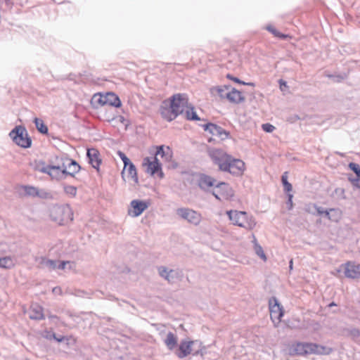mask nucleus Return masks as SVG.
Instances as JSON below:
<instances>
[{
	"label": "nucleus",
	"instance_id": "nucleus-3",
	"mask_svg": "<svg viewBox=\"0 0 360 360\" xmlns=\"http://www.w3.org/2000/svg\"><path fill=\"white\" fill-rule=\"evenodd\" d=\"M325 347L316 343L297 342L289 347V354L291 356L322 354L325 353Z\"/></svg>",
	"mask_w": 360,
	"mask_h": 360
},
{
	"label": "nucleus",
	"instance_id": "nucleus-51",
	"mask_svg": "<svg viewBox=\"0 0 360 360\" xmlns=\"http://www.w3.org/2000/svg\"><path fill=\"white\" fill-rule=\"evenodd\" d=\"M90 148H86V158L89 159V162L90 163Z\"/></svg>",
	"mask_w": 360,
	"mask_h": 360
},
{
	"label": "nucleus",
	"instance_id": "nucleus-5",
	"mask_svg": "<svg viewBox=\"0 0 360 360\" xmlns=\"http://www.w3.org/2000/svg\"><path fill=\"white\" fill-rule=\"evenodd\" d=\"M50 217L60 225H64L73 219V212L68 205H56L51 209Z\"/></svg>",
	"mask_w": 360,
	"mask_h": 360
},
{
	"label": "nucleus",
	"instance_id": "nucleus-54",
	"mask_svg": "<svg viewBox=\"0 0 360 360\" xmlns=\"http://www.w3.org/2000/svg\"><path fill=\"white\" fill-rule=\"evenodd\" d=\"M4 1L8 6H11L12 4L11 0H4Z\"/></svg>",
	"mask_w": 360,
	"mask_h": 360
},
{
	"label": "nucleus",
	"instance_id": "nucleus-48",
	"mask_svg": "<svg viewBox=\"0 0 360 360\" xmlns=\"http://www.w3.org/2000/svg\"><path fill=\"white\" fill-rule=\"evenodd\" d=\"M287 204L289 205V210L292 209V195L288 194V199L287 201Z\"/></svg>",
	"mask_w": 360,
	"mask_h": 360
},
{
	"label": "nucleus",
	"instance_id": "nucleus-44",
	"mask_svg": "<svg viewBox=\"0 0 360 360\" xmlns=\"http://www.w3.org/2000/svg\"><path fill=\"white\" fill-rule=\"evenodd\" d=\"M326 77H328V78L333 79L335 82H340L341 80L343 79V77L340 75H334L328 74V75H326Z\"/></svg>",
	"mask_w": 360,
	"mask_h": 360
},
{
	"label": "nucleus",
	"instance_id": "nucleus-58",
	"mask_svg": "<svg viewBox=\"0 0 360 360\" xmlns=\"http://www.w3.org/2000/svg\"><path fill=\"white\" fill-rule=\"evenodd\" d=\"M198 354V352L197 351V352H194L193 354V355H197Z\"/></svg>",
	"mask_w": 360,
	"mask_h": 360
},
{
	"label": "nucleus",
	"instance_id": "nucleus-39",
	"mask_svg": "<svg viewBox=\"0 0 360 360\" xmlns=\"http://www.w3.org/2000/svg\"><path fill=\"white\" fill-rule=\"evenodd\" d=\"M348 166H349V168L356 174L357 177L360 178V167H359V165L354 162H350Z\"/></svg>",
	"mask_w": 360,
	"mask_h": 360
},
{
	"label": "nucleus",
	"instance_id": "nucleus-9",
	"mask_svg": "<svg viewBox=\"0 0 360 360\" xmlns=\"http://www.w3.org/2000/svg\"><path fill=\"white\" fill-rule=\"evenodd\" d=\"M158 270L159 275L169 283H175L182 276L181 271L177 269H169L164 266H159Z\"/></svg>",
	"mask_w": 360,
	"mask_h": 360
},
{
	"label": "nucleus",
	"instance_id": "nucleus-53",
	"mask_svg": "<svg viewBox=\"0 0 360 360\" xmlns=\"http://www.w3.org/2000/svg\"><path fill=\"white\" fill-rule=\"evenodd\" d=\"M292 328H303V326L300 324H294L293 326H291Z\"/></svg>",
	"mask_w": 360,
	"mask_h": 360
},
{
	"label": "nucleus",
	"instance_id": "nucleus-14",
	"mask_svg": "<svg viewBox=\"0 0 360 360\" xmlns=\"http://www.w3.org/2000/svg\"><path fill=\"white\" fill-rule=\"evenodd\" d=\"M345 275L349 278H360V264L347 262L344 265Z\"/></svg>",
	"mask_w": 360,
	"mask_h": 360
},
{
	"label": "nucleus",
	"instance_id": "nucleus-56",
	"mask_svg": "<svg viewBox=\"0 0 360 360\" xmlns=\"http://www.w3.org/2000/svg\"><path fill=\"white\" fill-rule=\"evenodd\" d=\"M332 306H336V304L335 302H331L330 304H329V307H332Z\"/></svg>",
	"mask_w": 360,
	"mask_h": 360
},
{
	"label": "nucleus",
	"instance_id": "nucleus-43",
	"mask_svg": "<svg viewBox=\"0 0 360 360\" xmlns=\"http://www.w3.org/2000/svg\"><path fill=\"white\" fill-rule=\"evenodd\" d=\"M349 181L352 184V185L356 188H360V178H349Z\"/></svg>",
	"mask_w": 360,
	"mask_h": 360
},
{
	"label": "nucleus",
	"instance_id": "nucleus-52",
	"mask_svg": "<svg viewBox=\"0 0 360 360\" xmlns=\"http://www.w3.org/2000/svg\"><path fill=\"white\" fill-rule=\"evenodd\" d=\"M53 336L54 339H55L56 341H58V342H62V341H63V340L64 339V338H63V337H60V338H57V337H56L55 334H53Z\"/></svg>",
	"mask_w": 360,
	"mask_h": 360
},
{
	"label": "nucleus",
	"instance_id": "nucleus-13",
	"mask_svg": "<svg viewBox=\"0 0 360 360\" xmlns=\"http://www.w3.org/2000/svg\"><path fill=\"white\" fill-rule=\"evenodd\" d=\"M203 129L205 131H209L212 135L217 136L221 140L226 139L229 136V132L220 126L213 123L210 122L204 124Z\"/></svg>",
	"mask_w": 360,
	"mask_h": 360
},
{
	"label": "nucleus",
	"instance_id": "nucleus-6",
	"mask_svg": "<svg viewBox=\"0 0 360 360\" xmlns=\"http://www.w3.org/2000/svg\"><path fill=\"white\" fill-rule=\"evenodd\" d=\"M9 136L15 143L22 148H27L31 146L32 140L23 126H16L10 131Z\"/></svg>",
	"mask_w": 360,
	"mask_h": 360
},
{
	"label": "nucleus",
	"instance_id": "nucleus-23",
	"mask_svg": "<svg viewBox=\"0 0 360 360\" xmlns=\"http://www.w3.org/2000/svg\"><path fill=\"white\" fill-rule=\"evenodd\" d=\"M164 342L169 350H173L177 345V337L173 333L169 332Z\"/></svg>",
	"mask_w": 360,
	"mask_h": 360
},
{
	"label": "nucleus",
	"instance_id": "nucleus-11",
	"mask_svg": "<svg viewBox=\"0 0 360 360\" xmlns=\"http://www.w3.org/2000/svg\"><path fill=\"white\" fill-rule=\"evenodd\" d=\"M270 316L275 325L281 322V319L283 316V307L278 303L276 298L269 300Z\"/></svg>",
	"mask_w": 360,
	"mask_h": 360
},
{
	"label": "nucleus",
	"instance_id": "nucleus-16",
	"mask_svg": "<svg viewBox=\"0 0 360 360\" xmlns=\"http://www.w3.org/2000/svg\"><path fill=\"white\" fill-rule=\"evenodd\" d=\"M143 165H147L148 167L146 172L150 175H154L158 172L160 171V176H163V173L161 171V164L159 162L156 157L154 158L153 161H150L149 158H146L143 160Z\"/></svg>",
	"mask_w": 360,
	"mask_h": 360
},
{
	"label": "nucleus",
	"instance_id": "nucleus-19",
	"mask_svg": "<svg viewBox=\"0 0 360 360\" xmlns=\"http://www.w3.org/2000/svg\"><path fill=\"white\" fill-rule=\"evenodd\" d=\"M29 317L35 320L43 319L44 316L42 307L37 304H32L29 311Z\"/></svg>",
	"mask_w": 360,
	"mask_h": 360
},
{
	"label": "nucleus",
	"instance_id": "nucleus-15",
	"mask_svg": "<svg viewBox=\"0 0 360 360\" xmlns=\"http://www.w3.org/2000/svg\"><path fill=\"white\" fill-rule=\"evenodd\" d=\"M195 341L181 340L179 348L176 350L175 354L179 359H184L192 352V345L195 344Z\"/></svg>",
	"mask_w": 360,
	"mask_h": 360
},
{
	"label": "nucleus",
	"instance_id": "nucleus-17",
	"mask_svg": "<svg viewBox=\"0 0 360 360\" xmlns=\"http://www.w3.org/2000/svg\"><path fill=\"white\" fill-rule=\"evenodd\" d=\"M217 180L210 176L202 174L198 181V186L205 191H208L210 188L215 186Z\"/></svg>",
	"mask_w": 360,
	"mask_h": 360
},
{
	"label": "nucleus",
	"instance_id": "nucleus-1",
	"mask_svg": "<svg viewBox=\"0 0 360 360\" xmlns=\"http://www.w3.org/2000/svg\"><path fill=\"white\" fill-rule=\"evenodd\" d=\"M209 155L221 171L228 172L234 176H240L245 169V163L243 160L233 158L222 150H210Z\"/></svg>",
	"mask_w": 360,
	"mask_h": 360
},
{
	"label": "nucleus",
	"instance_id": "nucleus-37",
	"mask_svg": "<svg viewBox=\"0 0 360 360\" xmlns=\"http://www.w3.org/2000/svg\"><path fill=\"white\" fill-rule=\"evenodd\" d=\"M266 30L271 32L275 37H279L281 39H286L288 37L287 35L279 32L276 30L274 27L269 25L266 27Z\"/></svg>",
	"mask_w": 360,
	"mask_h": 360
},
{
	"label": "nucleus",
	"instance_id": "nucleus-38",
	"mask_svg": "<svg viewBox=\"0 0 360 360\" xmlns=\"http://www.w3.org/2000/svg\"><path fill=\"white\" fill-rule=\"evenodd\" d=\"M68 160H72L70 158H61L60 159V163H58L60 168H61V170L65 174V172H67L68 167H69L70 165H68Z\"/></svg>",
	"mask_w": 360,
	"mask_h": 360
},
{
	"label": "nucleus",
	"instance_id": "nucleus-20",
	"mask_svg": "<svg viewBox=\"0 0 360 360\" xmlns=\"http://www.w3.org/2000/svg\"><path fill=\"white\" fill-rule=\"evenodd\" d=\"M105 94L103 95L100 93H95L91 96V108H98L106 105Z\"/></svg>",
	"mask_w": 360,
	"mask_h": 360
},
{
	"label": "nucleus",
	"instance_id": "nucleus-47",
	"mask_svg": "<svg viewBox=\"0 0 360 360\" xmlns=\"http://www.w3.org/2000/svg\"><path fill=\"white\" fill-rule=\"evenodd\" d=\"M278 83L280 84V89L281 91H284L285 88L287 87V83L286 82L283 81V79H280L278 81Z\"/></svg>",
	"mask_w": 360,
	"mask_h": 360
},
{
	"label": "nucleus",
	"instance_id": "nucleus-28",
	"mask_svg": "<svg viewBox=\"0 0 360 360\" xmlns=\"http://www.w3.org/2000/svg\"><path fill=\"white\" fill-rule=\"evenodd\" d=\"M34 122L35 124L36 128L40 133L43 134H46L48 133V127H46V125H45V124L41 119L36 117L34 120Z\"/></svg>",
	"mask_w": 360,
	"mask_h": 360
},
{
	"label": "nucleus",
	"instance_id": "nucleus-41",
	"mask_svg": "<svg viewBox=\"0 0 360 360\" xmlns=\"http://www.w3.org/2000/svg\"><path fill=\"white\" fill-rule=\"evenodd\" d=\"M67 266H68L69 268L71 267L70 263L69 262H64V261L63 262H60V261H58L56 269H66Z\"/></svg>",
	"mask_w": 360,
	"mask_h": 360
},
{
	"label": "nucleus",
	"instance_id": "nucleus-8",
	"mask_svg": "<svg viewBox=\"0 0 360 360\" xmlns=\"http://www.w3.org/2000/svg\"><path fill=\"white\" fill-rule=\"evenodd\" d=\"M176 214L188 223L198 226L202 219L201 214L190 208L181 207L176 210Z\"/></svg>",
	"mask_w": 360,
	"mask_h": 360
},
{
	"label": "nucleus",
	"instance_id": "nucleus-31",
	"mask_svg": "<svg viewBox=\"0 0 360 360\" xmlns=\"http://www.w3.org/2000/svg\"><path fill=\"white\" fill-rule=\"evenodd\" d=\"M127 172L129 176H130L136 183H138L139 179L137 176V172L135 165L131 162L128 165Z\"/></svg>",
	"mask_w": 360,
	"mask_h": 360
},
{
	"label": "nucleus",
	"instance_id": "nucleus-24",
	"mask_svg": "<svg viewBox=\"0 0 360 360\" xmlns=\"http://www.w3.org/2000/svg\"><path fill=\"white\" fill-rule=\"evenodd\" d=\"M58 261L49 259L45 257L40 258L39 264L42 268L47 269L48 270L56 269Z\"/></svg>",
	"mask_w": 360,
	"mask_h": 360
},
{
	"label": "nucleus",
	"instance_id": "nucleus-22",
	"mask_svg": "<svg viewBox=\"0 0 360 360\" xmlns=\"http://www.w3.org/2000/svg\"><path fill=\"white\" fill-rule=\"evenodd\" d=\"M106 105L119 108L121 106L122 103L120 98L112 92H108L105 94Z\"/></svg>",
	"mask_w": 360,
	"mask_h": 360
},
{
	"label": "nucleus",
	"instance_id": "nucleus-29",
	"mask_svg": "<svg viewBox=\"0 0 360 360\" xmlns=\"http://www.w3.org/2000/svg\"><path fill=\"white\" fill-rule=\"evenodd\" d=\"M254 250L257 256L262 258L264 261L266 260V255L264 250L260 245L258 244L257 239L254 237L253 240Z\"/></svg>",
	"mask_w": 360,
	"mask_h": 360
},
{
	"label": "nucleus",
	"instance_id": "nucleus-40",
	"mask_svg": "<svg viewBox=\"0 0 360 360\" xmlns=\"http://www.w3.org/2000/svg\"><path fill=\"white\" fill-rule=\"evenodd\" d=\"M262 128L264 131L268 133H271L275 129V127L269 123L263 124Z\"/></svg>",
	"mask_w": 360,
	"mask_h": 360
},
{
	"label": "nucleus",
	"instance_id": "nucleus-35",
	"mask_svg": "<svg viewBox=\"0 0 360 360\" xmlns=\"http://www.w3.org/2000/svg\"><path fill=\"white\" fill-rule=\"evenodd\" d=\"M63 189L65 193L70 197H75L77 194V188L75 186L65 185Z\"/></svg>",
	"mask_w": 360,
	"mask_h": 360
},
{
	"label": "nucleus",
	"instance_id": "nucleus-46",
	"mask_svg": "<svg viewBox=\"0 0 360 360\" xmlns=\"http://www.w3.org/2000/svg\"><path fill=\"white\" fill-rule=\"evenodd\" d=\"M313 207L316 210L318 214L321 215L324 214V210L321 207H317L316 205H314Z\"/></svg>",
	"mask_w": 360,
	"mask_h": 360
},
{
	"label": "nucleus",
	"instance_id": "nucleus-2",
	"mask_svg": "<svg viewBox=\"0 0 360 360\" xmlns=\"http://www.w3.org/2000/svg\"><path fill=\"white\" fill-rule=\"evenodd\" d=\"M188 105V98L186 94H176L169 100L162 101L160 107V113L163 119L172 122L179 115H182Z\"/></svg>",
	"mask_w": 360,
	"mask_h": 360
},
{
	"label": "nucleus",
	"instance_id": "nucleus-33",
	"mask_svg": "<svg viewBox=\"0 0 360 360\" xmlns=\"http://www.w3.org/2000/svg\"><path fill=\"white\" fill-rule=\"evenodd\" d=\"M25 193L30 196H38L39 192L37 188L31 186H25L23 187Z\"/></svg>",
	"mask_w": 360,
	"mask_h": 360
},
{
	"label": "nucleus",
	"instance_id": "nucleus-49",
	"mask_svg": "<svg viewBox=\"0 0 360 360\" xmlns=\"http://www.w3.org/2000/svg\"><path fill=\"white\" fill-rule=\"evenodd\" d=\"M330 212H335V209H330L329 211L326 210V211L324 212V214H325V216H326L328 219H332L331 216H330Z\"/></svg>",
	"mask_w": 360,
	"mask_h": 360
},
{
	"label": "nucleus",
	"instance_id": "nucleus-42",
	"mask_svg": "<svg viewBox=\"0 0 360 360\" xmlns=\"http://www.w3.org/2000/svg\"><path fill=\"white\" fill-rule=\"evenodd\" d=\"M353 339H356L360 336V330L358 328H352L349 332Z\"/></svg>",
	"mask_w": 360,
	"mask_h": 360
},
{
	"label": "nucleus",
	"instance_id": "nucleus-7",
	"mask_svg": "<svg viewBox=\"0 0 360 360\" xmlns=\"http://www.w3.org/2000/svg\"><path fill=\"white\" fill-rule=\"evenodd\" d=\"M212 195L218 200L222 202L230 200L234 195V191L230 185L225 182H219L212 191Z\"/></svg>",
	"mask_w": 360,
	"mask_h": 360
},
{
	"label": "nucleus",
	"instance_id": "nucleus-12",
	"mask_svg": "<svg viewBox=\"0 0 360 360\" xmlns=\"http://www.w3.org/2000/svg\"><path fill=\"white\" fill-rule=\"evenodd\" d=\"M38 170L41 172L49 174L53 179L60 180L65 177V174L63 172L58 165H43L41 167H39Z\"/></svg>",
	"mask_w": 360,
	"mask_h": 360
},
{
	"label": "nucleus",
	"instance_id": "nucleus-30",
	"mask_svg": "<svg viewBox=\"0 0 360 360\" xmlns=\"http://www.w3.org/2000/svg\"><path fill=\"white\" fill-rule=\"evenodd\" d=\"M117 155L122 159V160L123 161V163H124V169H123L121 174H122V179L124 180L125 170H126L128 165L130 164L131 162L130 161V160L126 156V155L123 152H122L120 150H118L117 151Z\"/></svg>",
	"mask_w": 360,
	"mask_h": 360
},
{
	"label": "nucleus",
	"instance_id": "nucleus-21",
	"mask_svg": "<svg viewBox=\"0 0 360 360\" xmlns=\"http://www.w3.org/2000/svg\"><path fill=\"white\" fill-rule=\"evenodd\" d=\"M99 152L91 148V167L96 169L99 176H101V171L100 169V165L102 163V159L99 157Z\"/></svg>",
	"mask_w": 360,
	"mask_h": 360
},
{
	"label": "nucleus",
	"instance_id": "nucleus-26",
	"mask_svg": "<svg viewBox=\"0 0 360 360\" xmlns=\"http://www.w3.org/2000/svg\"><path fill=\"white\" fill-rule=\"evenodd\" d=\"M68 165H70L68 167L67 172H65V176L67 175L73 176L74 174L77 173L79 170V165L75 160H68Z\"/></svg>",
	"mask_w": 360,
	"mask_h": 360
},
{
	"label": "nucleus",
	"instance_id": "nucleus-59",
	"mask_svg": "<svg viewBox=\"0 0 360 360\" xmlns=\"http://www.w3.org/2000/svg\"><path fill=\"white\" fill-rule=\"evenodd\" d=\"M306 210H307V212H311V210H310V209H309H309H306Z\"/></svg>",
	"mask_w": 360,
	"mask_h": 360
},
{
	"label": "nucleus",
	"instance_id": "nucleus-45",
	"mask_svg": "<svg viewBox=\"0 0 360 360\" xmlns=\"http://www.w3.org/2000/svg\"><path fill=\"white\" fill-rule=\"evenodd\" d=\"M227 78L234 81L236 83H238V84H245V82H242L241 80H240L237 77H233L231 76V75H227Z\"/></svg>",
	"mask_w": 360,
	"mask_h": 360
},
{
	"label": "nucleus",
	"instance_id": "nucleus-32",
	"mask_svg": "<svg viewBox=\"0 0 360 360\" xmlns=\"http://www.w3.org/2000/svg\"><path fill=\"white\" fill-rule=\"evenodd\" d=\"M167 152L165 150L164 146H159L157 147V150L155 152V155H160L162 158H165L166 159H169L171 158V155L169 154V148L167 147Z\"/></svg>",
	"mask_w": 360,
	"mask_h": 360
},
{
	"label": "nucleus",
	"instance_id": "nucleus-18",
	"mask_svg": "<svg viewBox=\"0 0 360 360\" xmlns=\"http://www.w3.org/2000/svg\"><path fill=\"white\" fill-rule=\"evenodd\" d=\"M226 98L233 103H240L245 101V98L242 96V93L231 86H230L229 91L226 95Z\"/></svg>",
	"mask_w": 360,
	"mask_h": 360
},
{
	"label": "nucleus",
	"instance_id": "nucleus-57",
	"mask_svg": "<svg viewBox=\"0 0 360 360\" xmlns=\"http://www.w3.org/2000/svg\"><path fill=\"white\" fill-rule=\"evenodd\" d=\"M290 269L292 268V260H290Z\"/></svg>",
	"mask_w": 360,
	"mask_h": 360
},
{
	"label": "nucleus",
	"instance_id": "nucleus-4",
	"mask_svg": "<svg viewBox=\"0 0 360 360\" xmlns=\"http://www.w3.org/2000/svg\"><path fill=\"white\" fill-rule=\"evenodd\" d=\"M226 214L233 225L238 226L247 230H252L256 225L254 217L248 215L246 212L229 210L226 212Z\"/></svg>",
	"mask_w": 360,
	"mask_h": 360
},
{
	"label": "nucleus",
	"instance_id": "nucleus-25",
	"mask_svg": "<svg viewBox=\"0 0 360 360\" xmlns=\"http://www.w3.org/2000/svg\"><path fill=\"white\" fill-rule=\"evenodd\" d=\"M185 117L188 120H200V117L197 115L196 112L194 110V108L191 104L188 105V107L186 108L185 111Z\"/></svg>",
	"mask_w": 360,
	"mask_h": 360
},
{
	"label": "nucleus",
	"instance_id": "nucleus-36",
	"mask_svg": "<svg viewBox=\"0 0 360 360\" xmlns=\"http://www.w3.org/2000/svg\"><path fill=\"white\" fill-rule=\"evenodd\" d=\"M231 86H224L222 87H217V92L219 96L222 98H226V95L229 91Z\"/></svg>",
	"mask_w": 360,
	"mask_h": 360
},
{
	"label": "nucleus",
	"instance_id": "nucleus-55",
	"mask_svg": "<svg viewBox=\"0 0 360 360\" xmlns=\"http://www.w3.org/2000/svg\"><path fill=\"white\" fill-rule=\"evenodd\" d=\"M245 85H249V86H254V84L252 83V82H250V83H245Z\"/></svg>",
	"mask_w": 360,
	"mask_h": 360
},
{
	"label": "nucleus",
	"instance_id": "nucleus-27",
	"mask_svg": "<svg viewBox=\"0 0 360 360\" xmlns=\"http://www.w3.org/2000/svg\"><path fill=\"white\" fill-rule=\"evenodd\" d=\"M13 259L10 257L0 258V268L10 269L14 266Z\"/></svg>",
	"mask_w": 360,
	"mask_h": 360
},
{
	"label": "nucleus",
	"instance_id": "nucleus-50",
	"mask_svg": "<svg viewBox=\"0 0 360 360\" xmlns=\"http://www.w3.org/2000/svg\"><path fill=\"white\" fill-rule=\"evenodd\" d=\"M53 292L54 294H58V295H59V294H60V293H61V289H60V288H59V287H56V288H53Z\"/></svg>",
	"mask_w": 360,
	"mask_h": 360
},
{
	"label": "nucleus",
	"instance_id": "nucleus-10",
	"mask_svg": "<svg viewBox=\"0 0 360 360\" xmlns=\"http://www.w3.org/2000/svg\"><path fill=\"white\" fill-rule=\"evenodd\" d=\"M150 203L147 201L133 200L128 208V214L132 217H137L148 207Z\"/></svg>",
	"mask_w": 360,
	"mask_h": 360
},
{
	"label": "nucleus",
	"instance_id": "nucleus-34",
	"mask_svg": "<svg viewBox=\"0 0 360 360\" xmlns=\"http://www.w3.org/2000/svg\"><path fill=\"white\" fill-rule=\"evenodd\" d=\"M281 181L284 187V190L287 192H290L292 189L291 184L288 181L287 172H285L281 176Z\"/></svg>",
	"mask_w": 360,
	"mask_h": 360
}]
</instances>
